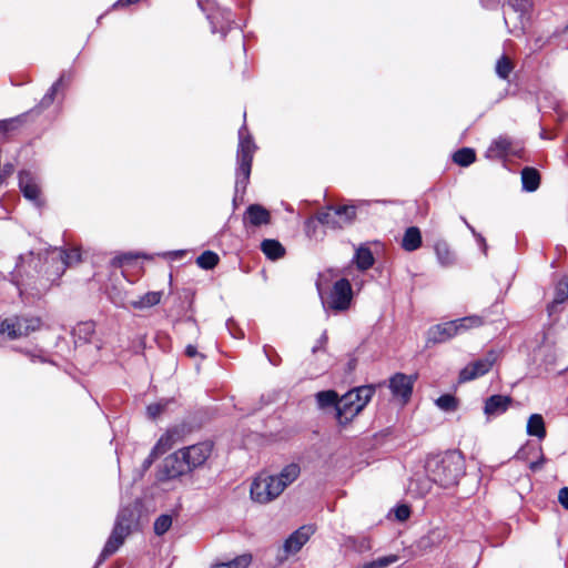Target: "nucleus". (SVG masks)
Returning <instances> with one entry per match:
<instances>
[{
    "instance_id": "obj_16",
    "label": "nucleus",
    "mask_w": 568,
    "mask_h": 568,
    "mask_svg": "<svg viewBox=\"0 0 568 568\" xmlns=\"http://www.w3.org/2000/svg\"><path fill=\"white\" fill-rule=\"evenodd\" d=\"M456 335H459V332L455 320L435 325L429 329V339L433 343H444Z\"/></svg>"
},
{
    "instance_id": "obj_32",
    "label": "nucleus",
    "mask_w": 568,
    "mask_h": 568,
    "mask_svg": "<svg viewBox=\"0 0 568 568\" xmlns=\"http://www.w3.org/2000/svg\"><path fill=\"white\" fill-rule=\"evenodd\" d=\"M455 321L458 326L459 334H463L471 328L480 327L484 324V318L479 315H469Z\"/></svg>"
},
{
    "instance_id": "obj_18",
    "label": "nucleus",
    "mask_w": 568,
    "mask_h": 568,
    "mask_svg": "<svg viewBox=\"0 0 568 568\" xmlns=\"http://www.w3.org/2000/svg\"><path fill=\"white\" fill-rule=\"evenodd\" d=\"M513 399L506 395H493L485 400L484 413L486 416H499L510 406Z\"/></svg>"
},
{
    "instance_id": "obj_6",
    "label": "nucleus",
    "mask_w": 568,
    "mask_h": 568,
    "mask_svg": "<svg viewBox=\"0 0 568 568\" xmlns=\"http://www.w3.org/2000/svg\"><path fill=\"white\" fill-rule=\"evenodd\" d=\"M356 209L355 204L331 205L317 214V220L331 229H342L355 220Z\"/></svg>"
},
{
    "instance_id": "obj_53",
    "label": "nucleus",
    "mask_w": 568,
    "mask_h": 568,
    "mask_svg": "<svg viewBox=\"0 0 568 568\" xmlns=\"http://www.w3.org/2000/svg\"><path fill=\"white\" fill-rule=\"evenodd\" d=\"M227 328L230 329V333H231L234 337H236V338L244 337V334H243L242 332H240V334H239V335L234 334V333L232 332V329H231L230 323H227Z\"/></svg>"
},
{
    "instance_id": "obj_12",
    "label": "nucleus",
    "mask_w": 568,
    "mask_h": 568,
    "mask_svg": "<svg viewBox=\"0 0 568 568\" xmlns=\"http://www.w3.org/2000/svg\"><path fill=\"white\" fill-rule=\"evenodd\" d=\"M213 445L210 442L197 443L181 448V458L185 459L190 471L202 467L212 454Z\"/></svg>"
},
{
    "instance_id": "obj_51",
    "label": "nucleus",
    "mask_w": 568,
    "mask_h": 568,
    "mask_svg": "<svg viewBox=\"0 0 568 568\" xmlns=\"http://www.w3.org/2000/svg\"><path fill=\"white\" fill-rule=\"evenodd\" d=\"M185 354L189 356V357H194L197 355V351H196V347L193 346V345H187L186 348H185Z\"/></svg>"
},
{
    "instance_id": "obj_49",
    "label": "nucleus",
    "mask_w": 568,
    "mask_h": 568,
    "mask_svg": "<svg viewBox=\"0 0 568 568\" xmlns=\"http://www.w3.org/2000/svg\"><path fill=\"white\" fill-rule=\"evenodd\" d=\"M78 329L80 332H84L85 334H92L94 332V325L92 322H85V323H81L79 326H78Z\"/></svg>"
},
{
    "instance_id": "obj_31",
    "label": "nucleus",
    "mask_w": 568,
    "mask_h": 568,
    "mask_svg": "<svg viewBox=\"0 0 568 568\" xmlns=\"http://www.w3.org/2000/svg\"><path fill=\"white\" fill-rule=\"evenodd\" d=\"M523 189L527 192H534L538 189L540 176L537 170L532 168H525L521 171Z\"/></svg>"
},
{
    "instance_id": "obj_19",
    "label": "nucleus",
    "mask_w": 568,
    "mask_h": 568,
    "mask_svg": "<svg viewBox=\"0 0 568 568\" xmlns=\"http://www.w3.org/2000/svg\"><path fill=\"white\" fill-rule=\"evenodd\" d=\"M435 255L442 267H452L456 264V254L446 241H437L434 245Z\"/></svg>"
},
{
    "instance_id": "obj_26",
    "label": "nucleus",
    "mask_w": 568,
    "mask_h": 568,
    "mask_svg": "<svg viewBox=\"0 0 568 568\" xmlns=\"http://www.w3.org/2000/svg\"><path fill=\"white\" fill-rule=\"evenodd\" d=\"M315 399L318 408L327 409L334 408L337 413V406L339 402L338 394L335 390H322L315 394Z\"/></svg>"
},
{
    "instance_id": "obj_30",
    "label": "nucleus",
    "mask_w": 568,
    "mask_h": 568,
    "mask_svg": "<svg viewBox=\"0 0 568 568\" xmlns=\"http://www.w3.org/2000/svg\"><path fill=\"white\" fill-rule=\"evenodd\" d=\"M261 250L266 257L273 261L281 258L285 254V248L277 240H264L261 243Z\"/></svg>"
},
{
    "instance_id": "obj_45",
    "label": "nucleus",
    "mask_w": 568,
    "mask_h": 568,
    "mask_svg": "<svg viewBox=\"0 0 568 568\" xmlns=\"http://www.w3.org/2000/svg\"><path fill=\"white\" fill-rule=\"evenodd\" d=\"M169 439L170 438L168 436H162L152 449L151 456H158L165 453L169 447Z\"/></svg>"
},
{
    "instance_id": "obj_38",
    "label": "nucleus",
    "mask_w": 568,
    "mask_h": 568,
    "mask_svg": "<svg viewBox=\"0 0 568 568\" xmlns=\"http://www.w3.org/2000/svg\"><path fill=\"white\" fill-rule=\"evenodd\" d=\"M397 560H398V556H396V555L384 556V557H379L375 560L365 562L359 568H386V567L395 564Z\"/></svg>"
},
{
    "instance_id": "obj_11",
    "label": "nucleus",
    "mask_w": 568,
    "mask_h": 568,
    "mask_svg": "<svg viewBox=\"0 0 568 568\" xmlns=\"http://www.w3.org/2000/svg\"><path fill=\"white\" fill-rule=\"evenodd\" d=\"M498 357L499 353L491 349L484 357L469 363L459 372V382L466 383L486 375L497 362Z\"/></svg>"
},
{
    "instance_id": "obj_42",
    "label": "nucleus",
    "mask_w": 568,
    "mask_h": 568,
    "mask_svg": "<svg viewBox=\"0 0 568 568\" xmlns=\"http://www.w3.org/2000/svg\"><path fill=\"white\" fill-rule=\"evenodd\" d=\"M508 7L514 10V12L518 13L521 19L530 9L531 2L530 0H508Z\"/></svg>"
},
{
    "instance_id": "obj_34",
    "label": "nucleus",
    "mask_w": 568,
    "mask_h": 568,
    "mask_svg": "<svg viewBox=\"0 0 568 568\" xmlns=\"http://www.w3.org/2000/svg\"><path fill=\"white\" fill-rule=\"evenodd\" d=\"M252 561V556L248 554H243L237 556L233 560L227 562H219L212 566V568H247Z\"/></svg>"
},
{
    "instance_id": "obj_14",
    "label": "nucleus",
    "mask_w": 568,
    "mask_h": 568,
    "mask_svg": "<svg viewBox=\"0 0 568 568\" xmlns=\"http://www.w3.org/2000/svg\"><path fill=\"white\" fill-rule=\"evenodd\" d=\"M414 381L410 376L402 373L395 374L389 379V388L394 397L400 398L403 403H406L412 395Z\"/></svg>"
},
{
    "instance_id": "obj_3",
    "label": "nucleus",
    "mask_w": 568,
    "mask_h": 568,
    "mask_svg": "<svg viewBox=\"0 0 568 568\" xmlns=\"http://www.w3.org/2000/svg\"><path fill=\"white\" fill-rule=\"evenodd\" d=\"M374 393V386L365 385L343 395L337 406V422L341 425L351 422L367 405Z\"/></svg>"
},
{
    "instance_id": "obj_52",
    "label": "nucleus",
    "mask_w": 568,
    "mask_h": 568,
    "mask_svg": "<svg viewBox=\"0 0 568 568\" xmlns=\"http://www.w3.org/2000/svg\"><path fill=\"white\" fill-rule=\"evenodd\" d=\"M138 1H139V0H118V1L114 3V7L128 6V4L135 3V2H138Z\"/></svg>"
},
{
    "instance_id": "obj_40",
    "label": "nucleus",
    "mask_w": 568,
    "mask_h": 568,
    "mask_svg": "<svg viewBox=\"0 0 568 568\" xmlns=\"http://www.w3.org/2000/svg\"><path fill=\"white\" fill-rule=\"evenodd\" d=\"M436 405L445 412H454L457 409L458 402L453 395L445 394L436 399Z\"/></svg>"
},
{
    "instance_id": "obj_4",
    "label": "nucleus",
    "mask_w": 568,
    "mask_h": 568,
    "mask_svg": "<svg viewBox=\"0 0 568 568\" xmlns=\"http://www.w3.org/2000/svg\"><path fill=\"white\" fill-rule=\"evenodd\" d=\"M133 523L132 510L124 508L119 511L113 530L106 540L104 548L101 552L103 558L113 555L123 544L125 537L130 534L131 525Z\"/></svg>"
},
{
    "instance_id": "obj_21",
    "label": "nucleus",
    "mask_w": 568,
    "mask_h": 568,
    "mask_svg": "<svg viewBox=\"0 0 568 568\" xmlns=\"http://www.w3.org/2000/svg\"><path fill=\"white\" fill-rule=\"evenodd\" d=\"M422 246V233L417 226L406 229L403 239L402 247L406 252H414Z\"/></svg>"
},
{
    "instance_id": "obj_48",
    "label": "nucleus",
    "mask_w": 568,
    "mask_h": 568,
    "mask_svg": "<svg viewBox=\"0 0 568 568\" xmlns=\"http://www.w3.org/2000/svg\"><path fill=\"white\" fill-rule=\"evenodd\" d=\"M558 500L564 508L568 509V487H564L559 490Z\"/></svg>"
},
{
    "instance_id": "obj_5",
    "label": "nucleus",
    "mask_w": 568,
    "mask_h": 568,
    "mask_svg": "<svg viewBox=\"0 0 568 568\" xmlns=\"http://www.w3.org/2000/svg\"><path fill=\"white\" fill-rule=\"evenodd\" d=\"M80 260L81 254L78 248H51L47 254V263H50L52 267L51 272L45 271L48 280L54 282L60 278L67 267L77 264Z\"/></svg>"
},
{
    "instance_id": "obj_47",
    "label": "nucleus",
    "mask_w": 568,
    "mask_h": 568,
    "mask_svg": "<svg viewBox=\"0 0 568 568\" xmlns=\"http://www.w3.org/2000/svg\"><path fill=\"white\" fill-rule=\"evenodd\" d=\"M545 463H546V458L542 455L541 449L539 448V458L537 460H535V462H531L529 464V468H530L531 471H538L539 469L542 468Z\"/></svg>"
},
{
    "instance_id": "obj_33",
    "label": "nucleus",
    "mask_w": 568,
    "mask_h": 568,
    "mask_svg": "<svg viewBox=\"0 0 568 568\" xmlns=\"http://www.w3.org/2000/svg\"><path fill=\"white\" fill-rule=\"evenodd\" d=\"M453 160L460 166H468L476 160V154L473 149L463 148L454 153Z\"/></svg>"
},
{
    "instance_id": "obj_2",
    "label": "nucleus",
    "mask_w": 568,
    "mask_h": 568,
    "mask_svg": "<svg viewBox=\"0 0 568 568\" xmlns=\"http://www.w3.org/2000/svg\"><path fill=\"white\" fill-rule=\"evenodd\" d=\"M256 145L245 124L239 130V145L236 152L237 168L235 172V193L244 192L250 180L253 156Z\"/></svg>"
},
{
    "instance_id": "obj_39",
    "label": "nucleus",
    "mask_w": 568,
    "mask_h": 568,
    "mask_svg": "<svg viewBox=\"0 0 568 568\" xmlns=\"http://www.w3.org/2000/svg\"><path fill=\"white\" fill-rule=\"evenodd\" d=\"M62 82H63V77H60L51 85V88L48 90V92L44 94V97L42 98V100L40 102V108L41 109H45V108L50 106L53 103L54 97H55L58 90L60 89V87L62 85Z\"/></svg>"
},
{
    "instance_id": "obj_9",
    "label": "nucleus",
    "mask_w": 568,
    "mask_h": 568,
    "mask_svg": "<svg viewBox=\"0 0 568 568\" xmlns=\"http://www.w3.org/2000/svg\"><path fill=\"white\" fill-rule=\"evenodd\" d=\"M40 326L38 318L10 317L0 323V335L7 334L9 339L29 335Z\"/></svg>"
},
{
    "instance_id": "obj_7",
    "label": "nucleus",
    "mask_w": 568,
    "mask_h": 568,
    "mask_svg": "<svg viewBox=\"0 0 568 568\" xmlns=\"http://www.w3.org/2000/svg\"><path fill=\"white\" fill-rule=\"evenodd\" d=\"M283 493V486L276 483L273 475H258L252 483L251 498L258 504H267Z\"/></svg>"
},
{
    "instance_id": "obj_8",
    "label": "nucleus",
    "mask_w": 568,
    "mask_h": 568,
    "mask_svg": "<svg viewBox=\"0 0 568 568\" xmlns=\"http://www.w3.org/2000/svg\"><path fill=\"white\" fill-rule=\"evenodd\" d=\"M315 532V528L312 525H305L292 532L285 540L283 546L278 549L276 559L278 562H283L290 556L298 552L302 547L310 540L311 536Z\"/></svg>"
},
{
    "instance_id": "obj_22",
    "label": "nucleus",
    "mask_w": 568,
    "mask_h": 568,
    "mask_svg": "<svg viewBox=\"0 0 568 568\" xmlns=\"http://www.w3.org/2000/svg\"><path fill=\"white\" fill-rule=\"evenodd\" d=\"M511 148V140L507 136H499L489 145L487 156L493 159L505 158Z\"/></svg>"
},
{
    "instance_id": "obj_1",
    "label": "nucleus",
    "mask_w": 568,
    "mask_h": 568,
    "mask_svg": "<svg viewBox=\"0 0 568 568\" xmlns=\"http://www.w3.org/2000/svg\"><path fill=\"white\" fill-rule=\"evenodd\" d=\"M425 473L440 487L455 486L465 474L464 457L457 450L429 456L425 463Z\"/></svg>"
},
{
    "instance_id": "obj_37",
    "label": "nucleus",
    "mask_w": 568,
    "mask_h": 568,
    "mask_svg": "<svg viewBox=\"0 0 568 568\" xmlns=\"http://www.w3.org/2000/svg\"><path fill=\"white\" fill-rule=\"evenodd\" d=\"M514 65L511 61L506 57L501 55L496 62V73L500 79H508L511 73Z\"/></svg>"
},
{
    "instance_id": "obj_36",
    "label": "nucleus",
    "mask_w": 568,
    "mask_h": 568,
    "mask_svg": "<svg viewBox=\"0 0 568 568\" xmlns=\"http://www.w3.org/2000/svg\"><path fill=\"white\" fill-rule=\"evenodd\" d=\"M219 255L212 251L203 252L197 258V265L203 270H212L219 263Z\"/></svg>"
},
{
    "instance_id": "obj_23",
    "label": "nucleus",
    "mask_w": 568,
    "mask_h": 568,
    "mask_svg": "<svg viewBox=\"0 0 568 568\" xmlns=\"http://www.w3.org/2000/svg\"><path fill=\"white\" fill-rule=\"evenodd\" d=\"M568 301V277L561 278L557 285L555 291L554 301L548 305V313L551 316L558 310L557 307Z\"/></svg>"
},
{
    "instance_id": "obj_15",
    "label": "nucleus",
    "mask_w": 568,
    "mask_h": 568,
    "mask_svg": "<svg viewBox=\"0 0 568 568\" xmlns=\"http://www.w3.org/2000/svg\"><path fill=\"white\" fill-rule=\"evenodd\" d=\"M19 186L26 199L34 202L38 206L41 205L40 187L36 176L31 172H20Z\"/></svg>"
},
{
    "instance_id": "obj_20",
    "label": "nucleus",
    "mask_w": 568,
    "mask_h": 568,
    "mask_svg": "<svg viewBox=\"0 0 568 568\" xmlns=\"http://www.w3.org/2000/svg\"><path fill=\"white\" fill-rule=\"evenodd\" d=\"M270 219V212L260 204H251L244 214V221H247L254 226L268 224Z\"/></svg>"
},
{
    "instance_id": "obj_50",
    "label": "nucleus",
    "mask_w": 568,
    "mask_h": 568,
    "mask_svg": "<svg viewBox=\"0 0 568 568\" xmlns=\"http://www.w3.org/2000/svg\"><path fill=\"white\" fill-rule=\"evenodd\" d=\"M326 341H327V335H326V333H323L318 339V345L313 347V349H312L313 353H315L320 347H322L326 343Z\"/></svg>"
},
{
    "instance_id": "obj_25",
    "label": "nucleus",
    "mask_w": 568,
    "mask_h": 568,
    "mask_svg": "<svg viewBox=\"0 0 568 568\" xmlns=\"http://www.w3.org/2000/svg\"><path fill=\"white\" fill-rule=\"evenodd\" d=\"M301 468L297 464L286 465L278 475H273L276 483L283 486V490L297 479Z\"/></svg>"
},
{
    "instance_id": "obj_54",
    "label": "nucleus",
    "mask_w": 568,
    "mask_h": 568,
    "mask_svg": "<svg viewBox=\"0 0 568 568\" xmlns=\"http://www.w3.org/2000/svg\"><path fill=\"white\" fill-rule=\"evenodd\" d=\"M36 358H39L40 361H44L41 356H34V355H31V361H36Z\"/></svg>"
},
{
    "instance_id": "obj_46",
    "label": "nucleus",
    "mask_w": 568,
    "mask_h": 568,
    "mask_svg": "<svg viewBox=\"0 0 568 568\" xmlns=\"http://www.w3.org/2000/svg\"><path fill=\"white\" fill-rule=\"evenodd\" d=\"M465 223H466L467 227L470 230V232L473 233V235L475 236L483 253L487 254V244H486V240L484 239V236L481 234L477 233L470 224H468L467 222H465Z\"/></svg>"
},
{
    "instance_id": "obj_55",
    "label": "nucleus",
    "mask_w": 568,
    "mask_h": 568,
    "mask_svg": "<svg viewBox=\"0 0 568 568\" xmlns=\"http://www.w3.org/2000/svg\"><path fill=\"white\" fill-rule=\"evenodd\" d=\"M523 454H524V452H523V450H519V452L517 453V456H516V457H517V458H523V459H524Z\"/></svg>"
},
{
    "instance_id": "obj_27",
    "label": "nucleus",
    "mask_w": 568,
    "mask_h": 568,
    "mask_svg": "<svg viewBox=\"0 0 568 568\" xmlns=\"http://www.w3.org/2000/svg\"><path fill=\"white\" fill-rule=\"evenodd\" d=\"M433 483L427 475L425 478L420 476L412 478L408 484V491L416 497H423L430 491Z\"/></svg>"
},
{
    "instance_id": "obj_13",
    "label": "nucleus",
    "mask_w": 568,
    "mask_h": 568,
    "mask_svg": "<svg viewBox=\"0 0 568 568\" xmlns=\"http://www.w3.org/2000/svg\"><path fill=\"white\" fill-rule=\"evenodd\" d=\"M181 449L165 457L162 473L166 479H172L185 475L190 471L184 458H181Z\"/></svg>"
},
{
    "instance_id": "obj_10",
    "label": "nucleus",
    "mask_w": 568,
    "mask_h": 568,
    "mask_svg": "<svg viewBox=\"0 0 568 568\" xmlns=\"http://www.w3.org/2000/svg\"><path fill=\"white\" fill-rule=\"evenodd\" d=\"M353 297L352 285L348 280L341 278L333 285V288L324 302V305L335 312L348 310Z\"/></svg>"
},
{
    "instance_id": "obj_24",
    "label": "nucleus",
    "mask_w": 568,
    "mask_h": 568,
    "mask_svg": "<svg viewBox=\"0 0 568 568\" xmlns=\"http://www.w3.org/2000/svg\"><path fill=\"white\" fill-rule=\"evenodd\" d=\"M526 433L527 435L537 437L540 440L546 437V426L544 417L540 414H532L529 416Z\"/></svg>"
},
{
    "instance_id": "obj_17",
    "label": "nucleus",
    "mask_w": 568,
    "mask_h": 568,
    "mask_svg": "<svg viewBox=\"0 0 568 568\" xmlns=\"http://www.w3.org/2000/svg\"><path fill=\"white\" fill-rule=\"evenodd\" d=\"M207 19L211 23L212 33H221L222 37L226 36L231 24L234 22L231 11L226 9L219 10L214 14H209Z\"/></svg>"
},
{
    "instance_id": "obj_44",
    "label": "nucleus",
    "mask_w": 568,
    "mask_h": 568,
    "mask_svg": "<svg viewBox=\"0 0 568 568\" xmlns=\"http://www.w3.org/2000/svg\"><path fill=\"white\" fill-rule=\"evenodd\" d=\"M393 511H394L395 518L398 521H405L410 516V509L407 505H399L396 508H394Z\"/></svg>"
},
{
    "instance_id": "obj_41",
    "label": "nucleus",
    "mask_w": 568,
    "mask_h": 568,
    "mask_svg": "<svg viewBox=\"0 0 568 568\" xmlns=\"http://www.w3.org/2000/svg\"><path fill=\"white\" fill-rule=\"evenodd\" d=\"M170 403H171V400H169V399H161L156 403L148 405V407H146L148 417L151 419H155L158 416H160L165 410V408L169 406Z\"/></svg>"
},
{
    "instance_id": "obj_43",
    "label": "nucleus",
    "mask_w": 568,
    "mask_h": 568,
    "mask_svg": "<svg viewBox=\"0 0 568 568\" xmlns=\"http://www.w3.org/2000/svg\"><path fill=\"white\" fill-rule=\"evenodd\" d=\"M172 525V518L169 515H161L154 521V532L158 536L165 534Z\"/></svg>"
},
{
    "instance_id": "obj_29",
    "label": "nucleus",
    "mask_w": 568,
    "mask_h": 568,
    "mask_svg": "<svg viewBox=\"0 0 568 568\" xmlns=\"http://www.w3.org/2000/svg\"><path fill=\"white\" fill-rule=\"evenodd\" d=\"M162 292H148L140 296L138 300L130 302V305L135 310H144L158 305L161 302Z\"/></svg>"
},
{
    "instance_id": "obj_28",
    "label": "nucleus",
    "mask_w": 568,
    "mask_h": 568,
    "mask_svg": "<svg viewBox=\"0 0 568 568\" xmlns=\"http://www.w3.org/2000/svg\"><path fill=\"white\" fill-rule=\"evenodd\" d=\"M354 262L361 271L371 268L375 262L371 248L366 245H361L355 252Z\"/></svg>"
},
{
    "instance_id": "obj_35",
    "label": "nucleus",
    "mask_w": 568,
    "mask_h": 568,
    "mask_svg": "<svg viewBox=\"0 0 568 568\" xmlns=\"http://www.w3.org/2000/svg\"><path fill=\"white\" fill-rule=\"evenodd\" d=\"M346 546L361 554L372 548L371 540L367 537H348Z\"/></svg>"
}]
</instances>
